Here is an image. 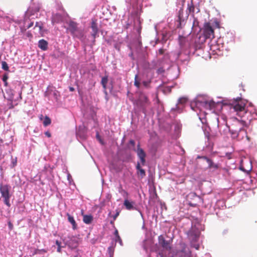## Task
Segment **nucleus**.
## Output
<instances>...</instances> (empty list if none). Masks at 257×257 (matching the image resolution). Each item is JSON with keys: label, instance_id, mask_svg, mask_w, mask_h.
Listing matches in <instances>:
<instances>
[{"label": "nucleus", "instance_id": "1", "mask_svg": "<svg viewBox=\"0 0 257 257\" xmlns=\"http://www.w3.org/2000/svg\"><path fill=\"white\" fill-rule=\"evenodd\" d=\"M248 127V125L245 121L234 118L233 122L228 128L229 131L231 135V137L233 139H235L238 137L239 132L244 131L245 128Z\"/></svg>", "mask_w": 257, "mask_h": 257}, {"label": "nucleus", "instance_id": "2", "mask_svg": "<svg viewBox=\"0 0 257 257\" xmlns=\"http://www.w3.org/2000/svg\"><path fill=\"white\" fill-rule=\"evenodd\" d=\"M230 108H233L234 111L236 112L237 114L239 116L241 115L242 113L244 114L246 112L245 101L241 98L238 97L234 100L232 102L230 103Z\"/></svg>", "mask_w": 257, "mask_h": 257}, {"label": "nucleus", "instance_id": "3", "mask_svg": "<svg viewBox=\"0 0 257 257\" xmlns=\"http://www.w3.org/2000/svg\"><path fill=\"white\" fill-rule=\"evenodd\" d=\"M67 30L74 38L81 40L84 36L83 29L79 28L78 24L73 21H70L69 23V27Z\"/></svg>", "mask_w": 257, "mask_h": 257}, {"label": "nucleus", "instance_id": "4", "mask_svg": "<svg viewBox=\"0 0 257 257\" xmlns=\"http://www.w3.org/2000/svg\"><path fill=\"white\" fill-rule=\"evenodd\" d=\"M11 186L9 185H0V193L1 196L3 198L4 203L8 207H10L11 205L10 203V198L12 194L10 193Z\"/></svg>", "mask_w": 257, "mask_h": 257}, {"label": "nucleus", "instance_id": "5", "mask_svg": "<svg viewBox=\"0 0 257 257\" xmlns=\"http://www.w3.org/2000/svg\"><path fill=\"white\" fill-rule=\"evenodd\" d=\"M203 35L205 39H212L214 38V29L209 23H205L203 28Z\"/></svg>", "mask_w": 257, "mask_h": 257}, {"label": "nucleus", "instance_id": "6", "mask_svg": "<svg viewBox=\"0 0 257 257\" xmlns=\"http://www.w3.org/2000/svg\"><path fill=\"white\" fill-rule=\"evenodd\" d=\"M66 245L71 249H75L79 245L78 238L75 236H71L66 240Z\"/></svg>", "mask_w": 257, "mask_h": 257}, {"label": "nucleus", "instance_id": "7", "mask_svg": "<svg viewBox=\"0 0 257 257\" xmlns=\"http://www.w3.org/2000/svg\"><path fill=\"white\" fill-rule=\"evenodd\" d=\"M188 236L191 241H196L199 238L200 232L195 227H192L187 233Z\"/></svg>", "mask_w": 257, "mask_h": 257}, {"label": "nucleus", "instance_id": "8", "mask_svg": "<svg viewBox=\"0 0 257 257\" xmlns=\"http://www.w3.org/2000/svg\"><path fill=\"white\" fill-rule=\"evenodd\" d=\"M159 244L165 249L170 250L171 249L170 241L166 240L163 235H161L158 237Z\"/></svg>", "mask_w": 257, "mask_h": 257}, {"label": "nucleus", "instance_id": "9", "mask_svg": "<svg viewBox=\"0 0 257 257\" xmlns=\"http://www.w3.org/2000/svg\"><path fill=\"white\" fill-rule=\"evenodd\" d=\"M136 152L138 157L140 159L142 165L144 166L146 164V154L145 151L140 147V144L137 146Z\"/></svg>", "mask_w": 257, "mask_h": 257}, {"label": "nucleus", "instance_id": "10", "mask_svg": "<svg viewBox=\"0 0 257 257\" xmlns=\"http://www.w3.org/2000/svg\"><path fill=\"white\" fill-rule=\"evenodd\" d=\"M138 101L142 106H145L150 103L148 97L143 93L140 94Z\"/></svg>", "mask_w": 257, "mask_h": 257}, {"label": "nucleus", "instance_id": "11", "mask_svg": "<svg viewBox=\"0 0 257 257\" xmlns=\"http://www.w3.org/2000/svg\"><path fill=\"white\" fill-rule=\"evenodd\" d=\"M136 169L138 170V175L141 178H143L146 176V172L144 169L142 168L140 163L138 162Z\"/></svg>", "mask_w": 257, "mask_h": 257}, {"label": "nucleus", "instance_id": "12", "mask_svg": "<svg viewBox=\"0 0 257 257\" xmlns=\"http://www.w3.org/2000/svg\"><path fill=\"white\" fill-rule=\"evenodd\" d=\"M48 42L45 40L44 39H41L38 42V47L41 50L43 51H46L48 49Z\"/></svg>", "mask_w": 257, "mask_h": 257}, {"label": "nucleus", "instance_id": "13", "mask_svg": "<svg viewBox=\"0 0 257 257\" xmlns=\"http://www.w3.org/2000/svg\"><path fill=\"white\" fill-rule=\"evenodd\" d=\"M62 21V17L60 14H56L53 15L52 18V22L53 24L59 23Z\"/></svg>", "mask_w": 257, "mask_h": 257}, {"label": "nucleus", "instance_id": "14", "mask_svg": "<svg viewBox=\"0 0 257 257\" xmlns=\"http://www.w3.org/2000/svg\"><path fill=\"white\" fill-rule=\"evenodd\" d=\"M67 216L68 217V221L72 224V228L75 230L77 228V223L74 218V217L71 216L69 213L67 214Z\"/></svg>", "mask_w": 257, "mask_h": 257}, {"label": "nucleus", "instance_id": "15", "mask_svg": "<svg viewBox=\"0 0 257 257\" xmlns=\"http://www.w3.org/2000/svg\"><path fill=\"white\" fill-rule=\"evenodd\" d=\"M6 95L7 96V99L11 102L14 100V94L13 91L11 89L6 90ZM6 98V96H5Z\"/></svg>", "mask_w": 257, "mask_h": 257}, {"label": "nucleus", "instance_id": "16", "mask_svg": "<svg viewBox=\"0 0 257 257\" xmlns=\"http://www.w3.org/2000/svg\"><path fill=\"white\" fill-rule=\"evenodd\" d=\"M108 76H105L101 78V84L102 85L103 88L104 89V91L105 93L107 94L106 92V85L108 82Z\"/></svg>", "mask_w": 257, "mask_h": 257}, {"label": "nucleus", "instance_id": "17", "mask_svg": "<svg viewBox=\"0 0 257 257\" xmlns=\"http://www.w3.org/2000/svg\"><path fill=\"white\" fill-rule=\"evenodd\" d=\"M93 220V216L91 215H84L83 217V222L87 224H90Z\"/></svg>", "mask_w": 257, "mask_h": 257}, {"label": "nucleus", "instance_id": "18", "mask_svg": "<svg viewBox=\"0 0 257 257\" xmlns=\"http://www.w3.org/2000/svg\"><path fill=\"white\" fill-rule=\"evenodd\" d=\"M207 163L208 164V168L210 169H212L215 170L219 168L218 164L214 163L211 159L208 160Z\"/></svg>", "mask_w": 257, "mask_h": 257}, {"label": "nucleus", "instance_id": "19", "mask_svg": "<svg viewBox=\"0 0 257 257\" xmlns=\"http://www.w3.org/2000/svg\"><path fill=\"white\" fill-rule=\"evenodd\" d=\"M187 11H188L189 13H192V15L194 16L195 6L193 4V0H191L190 3L188 4Z\"/></svg>", "mask_w": 257, "mask_h": 257}, {"label": "nucleus", "instance_id": "20", "mask_svg": "<svg viewBox=\"0 0 257 257\" xmlns=\"http://www.w3.org/2000/svg\"><path fill=\"white\" fill-rule=\"evenodd\" d=\"M134 204V202H131L127 199H125L124 201V203H123L124 205L125 206V208L127 210L133 209H134V206H133Z\"/></svg>", "mask_w": 257, "mask_h": 257}, {"label": "nucleus", "instance_id": "21", "mask_svg": "<svg viewBox=\"0 0 257 257\" xmlns=\"http://www.w3.org/2000/svg\"><path fill=\"white\" fill-rule=\"evenodd\" d=\"M91 28L92 32H98V29L97 27V20L96 19H92L91 24Z\"/></svg>", "mask_w": 257, "mask_h": 257}, {"label": "nucleus", "instance_id": "22", "mask_svg": "<svg viewBox=\"0 0 257 257\" xmlns=\"http://www.w3.org/2000/svg\"><path fill=\"white\" fill-rule=\"evenodd\" d=\"M134 85L138 88H139L140 87V80L139 79V76L138 74H136L135 77Z\"/></svg>", "mask_w": 257, "mask_h": 257}, {"label": "nucleus", "instance_id": "23", "mask_svg": "<svg viewBox=\"0 0 257 257\" xmlns=\"http://www.w3.org/2000/svg\"><path fill=\"white\" fill-rule=\"evenodd\" d=\"M205 105L207 108H208L209 109H211L212 108L214 107L215 102L213 101L206 102Z\"/></svg>", "mask_w": 257, "mask_h": 257}, {"label": "nucleus", "instance_id": "24", "mask_svg": "<svg viewBox=\"0 0 257 257\" xmlns=\"http://www.w3.org/2000/svg\"><path fill=\"white\" fill-rule=\"evenodd\" d=\"M51 122V119L48 116H46L43 121V125L45 126H47L48 125L50 124Z\"/></svg>", "mask_w": 257, "mask_h": 257}, {"label": "nucleus", "instance_id": "25", "mask_svg": "<svg viewBox=\"0 0 257 257\" xmlns=\"http://www.w3.org/2000/svg\"><path fill=\"white\" fill-rule=\"evenodd\" d=\"M2 69L5 71H9V66L6 61L2 62Z\"/></svg>", "mask_w": 257, "mask_h": 257}, {"label": "nucleus", "instance_id": "26", "mask_svg": "<svg viewBox=\"0 0 257 257\" xmlns=\"http://www.w3.org/2000/svg\"><path fill=\"white\" fill-rule=\"evenodd\" d=\"M8 74H5L4 75L3 77V81H4V85L5 86H8V82H7V80L8 79Z\"/></svg>", "mask_w": 257, "mask_h": 257}, {"label": "nucleus", "instance_id": "27", "mask_svg": "<svg viewBox=\"0 0 257 257\" xmlns=\"http://www.w3.org/2000/svg\"><path fill=\"white\" fill-rule=\"evenodd\" d=\"M56 244L58 246L57 249V251L59 252H60L61 249V242L59 241H58V240H57L56 241Z\"/></svg>", "mask_w": 257, "mask_h": 257}, {"label": "nucleus", "instance_id": "28", "mask_svg": "<svg viewBox=\"0 0 257 257\" xmlns=\"http://www.w3.org/2000/svg\"><path fill=\"white\" fill-rule=\"evenodd\" d=\"M187 99L186 98L182 97L180 98L178 100V102L181 104H184L187 101Z\"/></svg>", "mask_w": 257, "mask_h": 257}, {"label": "nucleus", "instance_id": "29", "mask_svg": "<svg viewBox=\"0 0 257 257\" xmlns=\"http://www.w3.org/2000/svg\"><path fill=\"white\" fill-rule=\"evenodd\" d=\"M119 213H120V211L119 210H116V213L115 215H114L112 217H113V219L114 220H115L116 218L117 217V216L119 215Z\"/></svg>", "mask_w": 257, "mask_h": 257}, {"label": "nucleus", "instance_id": "30", "mask_svg": "<svg viewBox=\"0 0 257 257\" xmlns=\"http://www.w3.org/2000/svg\"><path fill=\"white\" fill-rule=\"evenodd\" d=\"M108 250L109 251V253L110 255L113 254V246H109L108 248Z\"/></svg>", "mask_w": 257, "mask_h": 257}, {"label": "nucleus", "instance_id": "31", "mask_svg": "<svg viewBox=\"0 0 257 257\" xmlns=\"http://www.w3.org/2000/svg\"><path fill=\"white\" fill-rule=\"evenodd\" d=\"M115 242H119V243L120 244H122V240H121V239L120 237V236H118L117 237H116L115 239Z\"/></svg>", "mask_w": 257, "mask_h": 257}, {"label": "nucleus", "instance_id": "32", "mask_svg": "<svg viewBox=\"0 0 257 257\" xmlns=\"http://www.w3.org/2000/svg\"><path fill=\"white\" fill-rule=\"evenodd\" d=\"M150 81H144L143 82V84L146 87H149V85H150Z\"/></svg>", "mask_w": 257, "mask_h": 257}, {"label": "nucleus", "instance_id": "33", "mask_svg": "<svg viewBox=\"0 0 257 257\" xmlns=\"http://www.w3.org/2000/svg\"><path fill=\"white\" fill-rule=\"evenodd\" d=\"M183 10H180L179 11V16H178V17H179V21L181 22V17L183 15Z\"/></svg>", "mask_w": 257, "mask_h": 257}, {"label": "nucleus", "instance_id": "34", "mask_svg": "<svg viewBox=\"0 0 257 257\" xmlns=\"http://www.w3.org/2000/svg\"><path fill=\"white\" fill-rule=\"evenodd\" d=\"M197 158L203 159L206 160L207 162H208V160H210V159L207 157L206 156H198Z\"/></svg>", "mask_w": 257, "mask_h": 257}, {"label": "nucleus", "instance_id": "35", "mask_svg": "<svg viewBox=\"0 0 257 257\" xmlns=\"http://www.w3.org/2000/svg\"><path fill=\"white\" fill-rule=\"evenodd\" d=\"M97 34L98 32H92L91 36L93 37L94 41H95V39L96 38Z\"/></svg>", "mask_w": 257, "mask_h": 257}, {"label": "nucleus", "instance_id": "36", "mask_svg": "<svg viewBox=\"0 0 257 257\" xmlns=\"http://www.w3.org/2000/svg\"><path fill=\"white\" fill-rule=\"evenodd\" d=\"M35 27H39L40 30L42 29V25L40 24L39 22H37L35 25Z\"/></svg>", "mask_w": 257, "mask_h": 257}, {"label": "nucleus", "instance_id": "37", "mask_svg": "<svg viewBox=\"0 0 257 257\" xmlns=\"http://www.w3.org/2000/svg\"><path fill=\"white\" fill-rule=\"evenodd\" d=\"M188 204L189 206L192 207H196L197 205V204L196 203H192L191 202H189Z\"/></svg>", "mask_w": 257, "mask_h": 257}, {"label": "nucleus", "instance_id": "38", "mask_svg": "<svg viewBox=\"0 0 257 257\" xmlns=\"http://www.w3.org/2000/svg\"><path fill=\"white\" fill-rule=\"evenodd\" d=\"M189 195H191L192 197H196V198H198V199H200L199 197L197 196L196 194L194 193H191V194H190Z\"/></svg>", "mask_w": 257, "mask_h": 257}, {"label": "nucleus", "instance_id": "39", "mask_svg": "<svg viewBox=\"0 0 257 257\" xmlns=\"http://www.w3.org/2000/svg\"><path fill=\"white\" fill-rule=\"evenodd\" d=\"M114 235H115V238L116 237H117L118 236H119V234H118V231L117 229H116V228L115 229V231H114Z\"/></svg>", "mask_w": 257, "mask_h": 257}, {"label": "nucleus", "instance_id": "40", "mask_svg": "<svg viewBox=\"0 0 257 257\" xmlns=\"http://www.w3.org/2000/svg\"><path fill=\"white\" fill-rule=\"evenodd\" d=\"M164 49L161 48L159 50V53L160 55H163L164 53Z\"/></svg>", "mask_w": 257, "mask_h": 257}, {"label": "nucleus", "instance_id": "41", "mask_svg": "<svg viewBox=\"0 0 257 257\" xmlns=\"http://www.w3.org/2000/svg\"><path fill=\"white\" fill-rule=\"evenodd\" d=\"M45 134L48 138H50L51 137V134L49 131L46 132Z\"/></svg>", "mask_w": 257, "mask_h": 257}, {"label": "nucleus", "instance_id": "42", "mask_svg": "<svg viewBox=\"0 0 257 257\" xmlns=\"http://www.w3.org/2000/svg\"><path fill=\"white\" fill-rule=\"evenodd\" d=\"M129 143H130V144H131L133 147L135 146V141H134L133 140H131L129 141Z\"/></svg>", "mask_w": 257, "mask_h": 257}, {"label": "nucleus", "instance_id": "43", "mask_svg": "<svg viewBox=\"0 0 257 257\" xmlns=\"http://www.w3.org/2000/svg\"><path fill=\"white\" fill-rule=\"evenodd\" d=\"M183 248H182V250H181V251H182V252H185L186 245H185L184 244H183Z\"/></svg>", "mask_w": 257, "mask_h": 257}, {"label": "nucleus", "instance_id": "44", "mask_svg": "<svg viewBox=\"0 0 257 257\" xmlns=\"http://www.w3.org/2000/svg\"><path fill=\"white\" fill-rule=\"evenodd\" d=\"M164 71V70L162 69V68H160L158 70V73H160V72H163Z\"/></svg>", "mask_w": 257, "mask_h": 257}, {"label": "nucleus", "instance_id": "45", "mask_svg": "<svg viewBox=\"0 0 257 257\" xmlns=\"http://www.w3.org/2000/svg\"><path fill=\"white\" fill-rule=\"evenodd\" d=\"M33 25V22H31L29 25V26H28V28H31V27H32Z\"/></svg>", "mask_w": 257, "mask_h": 257}, {"label": "nucleus", "instance_id": "46", "mask_svg": "<svg viewBox=\"0 0 257 257\" xmlns=\"http://www.w3.org/2000/svg\"><path fill=\"white\" fill-rule=\"evenodd\" d=\"M19 99L20 100L22 99V91H21L19 93Z\"/></svg>", "mask_w": 257, "mask_h": 257}, {"label": "nucleus", "instance_id": "47", "mask_svg": "<svg viewBox=\"0 0 257 257\" xmlns=\"http://www.w3.org/2000/svg\"><path fill=\"white\" fill-rule=\"evenodd\" d=\"M69 90L70 91H73L74 90V88L72 87H69Z\"/></svg>", "mask_w": 257, "mask_h": 257}, {"label": "nucleus", "instance_id": "48", "mask_svg": "<svg viewBox=\"0 0 257 257\" xmlns=\"http://www.w3.org/2000/svg\"><path fill=\"white\" fill-rule=\"evenodd\" d=\"M114 220H113L112 221H110V224H112V225H114Z\"/></svg>", "mask_w": 257, "mask_h": 257}, {"label": "nucleus", "instance_id": "49", "mask_svg": "<svg viewBox=\"0 0 257 257\" xmlns=\"http://www.w3.org/2000/svg\"><path fill=\"white\" fill-rule=\"evenodd\" d=\"M197 11L196 12V13H199L200 12V10L199 8H197Z\"/></svg>", "mask_w": 257, "mask_h": 257}, {"label": "nucleus", "instance_id": "50", "mask_svg": "<svg viewBox=\"0 0 257 257\" xmlns=\"http://www.w3.org/2000/svg\"><path fill=\"white\" fill-rule=\"evenodd\" d=\"M195 248L197 249H198L199 248V245H197V246H196Z\"/></svg>", "mask_w": 257, "mask_h": 257}, {"label": "nucleus", "instance_id": "51", "mask_svg": "<svg viewBox=\"0 0 257 257\" xmlns=\"http://www.w3.org/2000/svg\"><path fill=\"white\" fill-rule=\"evenodd\" d=\"M159 254L161 255V257H163V255L162 254L159 253Z\"/></svg>", "mask_w": 257, "mask_h": 257}, {"label": "nucleus", "instance_id": "52", "mask_svg": "<svg viewBox=\"0 0 257 257\" xmlns=\"http://www.w3.org/2000/svg\"><path fill=\"white\" fill-rule=\"evenodd\" d=\"M42 117H43V115H41L40 118H41V119H42Z\"/></svg>", "mask_w": 257, "mask_h": 257}, {"label": "nucleus", "instance_id": "53", "mask_svg": "<svg viewBox=\"0 0 257 257\" xmlns=\"http://www.w3.org/2000/svg\"><path fill=\"white\" fill-rule=\"evenodd\" d=\"M20 257H21V256H20Z\"/></svg>", "mask_w": 257, "mask_h": 257}]
</instances>
